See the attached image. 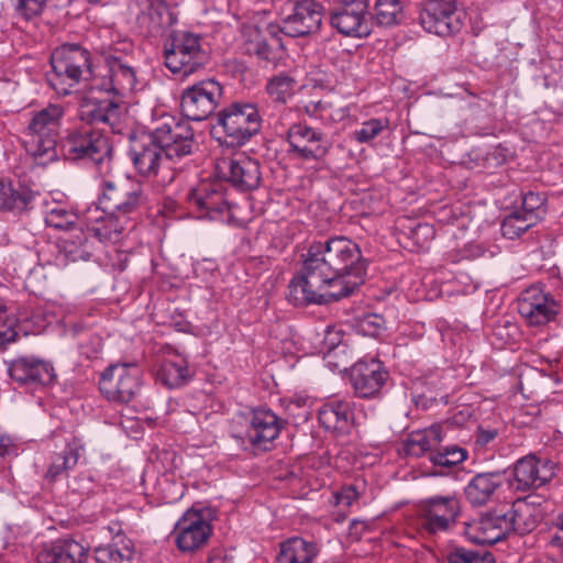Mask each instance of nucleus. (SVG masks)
<instances>
[{"instance_id": "obj_13", "label": "nucleus", "mask_w": 563, "mask_h": 563, "mask_svg": "<svg viewBox=\"0 0 563 563\" xmlns=\"http://www.w3.org/2000/svg\"><path fill=\"white\" fill-rule=\"evenodd\" d=\"M329 23L343 36L363 38L372 32L367 0H325Z\"/></svg>"}, {"instance_id": "obj_6", "label": "nucleus", "mask_w": 563, "mask_h": 563, "mask_svg": "<svg viewBox=\"0 0 563 563\" xmlns=\"http://www.w3.org/2000/svg\"><path fill=\"white\" fill-rule=\"evenodd\" d=\"M128 156L137 175L158 187L170 185L178 175L148 133L131 140Z\"/></svg>"}, {"instance_id": "obj_12", "label": "nucleus", "mask_w": 563, "mask_h": 563, "mask_svg": "<svg viewBox=\"0 0 563 563\" xmlns=\"http://www.w3.org/2000/svg\"><path fill=\"white\" fill-rule=\"evenodd\" d=\"M148 134L170 161L191 154L194 131L188 121L164 113Z\"/></svg>"}, {"instance_id": "obj_49", "label": "nucleus", "mask_w": 563, "mask_h": 563, "mask_svg": "<svg viewBox=\"0 0 563 563\" xmlns=\"http://www.w3.org/2000/svg\"><path fill=\"white\" fill-rule=\"evenodd\" d=\"M108 214V211L99 203V206L93 205L88 207L79 217V225L81 228L86 227V232L88 234H92V228L100 227L104 217Z\"/></svg>"}, {"instance_id": "obj_10", "label": "nucleus", "mask_w": 563, "mask_h": 563, "mask_svg": "<svg viewBox=\"0 0 563 563\" xmlns=\"http://www.w3.org/2000/svg\"><path fill=\"white\" fill-rule=\"evenodd\" d=\"M143 371L136 363H118L107 367L99 379L101 394L111 402L129 404L142 390Z\"/></svg>"}, {"instance_id": "obj_40", "label": "nucleus", "mask_w": 563, "mask_h": 563, "mask_svg": "<svg viewBox=\"0 0 563 563\" xmlns=\"http://www.w3.org/2000/svg\"><path fill=\"white\" fill-rule=\"evenodd\" d=\"M47 227L62 231H74L79 225V216L65 206H54L45 213Z\"/></svg>"}, {"instance_id": "obj_31", "label": "nucleus", "mask_w": 563, "mask_h": 563, "mask_svg": "<svg viewBox=\"0 0 563 563\" xmlns=\"http://www.w3.org/2000/svg\"><path fill=\"white\" fill-rule=\"evenodd\" d=\"M318 419L325 430L344 432L353 419L352 402L346 399L330 400L319 408Z\"/></svg>"}, {"instance_id": "obj_19", "label": "nucleus", "mask_w": 563, "mask_h": 563, "mask_svg": "<svg viewBox=\"0 0 563 563\" xmlns=\"http://www.w3.org/2000/svg\"><path fill=\"white\" fill-rule=\"evenodd\" d=\"M217 173L240 191L258 188L262 180L258 161L244 154L223 157L217 162Z\"/></svg>"}, {"instance_id": "obj_42", "label": "nucleus", "mask_w": 563, "mask_h": 563, "mask_svg": "<svg viewBox=\"0 0 563 563\" xmlns=\"http://www.w3.org/2000/svg\"><path fill=\"white\" fill-rule=\"evenodd\" d=\"M536 223V217H528L521 211H514L501 222V234L504 238L514 240L528 231Z\"/></svg>"}, {"instance_id": "obj_20", "label": "nucleus", "mask_w": 563, "mask_h": 563, "mask_svg": "<svg viewBox=\"0 0 563 563\" xmlns=\"http://www.w3.org/2000/svg\"><path fill=\"white\" fill-rule=\"evenodd\" d=\"M291 12L279 27L290 37H303L317 33L323 19V7L316 0H292Z\"/></svg>"}, {"instance_id": "obj_44", "label": "nucleus", "mask_w": 563, "mask_h": 563, "mask_svg": "<svg viewBox=\"0 0 563 563\" xmlns=\"http://www.w3.org/2000/svg\"><path fill=\"white\" fill-rule=\"evenodd\" d=\"M467 451L459 445H446L435 449V452L430 454V461L434 466L452 467L465 461Z\"/></svg>"}, {"instance_id": "obj_17", "label": "nucleus", "mask_w": 563, "mask_h": 563, "mask_svg": "<svg viewBox=\"0 0 563 563\" xmlns=\"http://www.w3.org/2000/svg\"><path fill=\"white\" fill-rule=\"evenodd\" d=\"M460 503L453 496H433L420 500L418 521L422 531L429 534L448 532L456 522Z\"/></svg>"}, {"instance_id": "obj_4", "label": "nucleus", "mask_w": 563, "mask_h": 563, "mask_svg": "<svg viewBox=\"0 0 563 563\" xmlns=\"http://www.w3.org/2000/svg\"><path fill=\"white\" fill-rule=\"evenodd\" d=\"M262 118L257 107L250 102H233L217 114L212 134L221 144L240 147L261 131Z\"/></svg>"}, {"instance_id": "obj_38", "label": "nucleus", "mask_w": 563, "mask_h": 563, "mask_svg": "<svg viewBox=\"0 0 563 563\" xmlns=\"http://www.w3.org/2000/svg\"><path fill=\"white\" fill-rule=\"evenodd\" d=\"M515 532L526 534L531 532L543 517L541 508H533L523 500H515L510 506Z\"/></svg>"}, {"instance_id": "obj_2", "label": "nucleus", "mask_w": 563, "mask_h": 563, "mask_svg": "<svg viewBox=\"0 0 563 563\" xmlns=\"http://www.w3.org/2000/svg\"><path fill=\"white\" fill-rule=\"evenodd\" d=\"M52 71L46 76L47 84L57 95L67 96L79 84L97 77L91 52L77 43H65L51 55Z\"/></svg>"}, {"instance_id": "obj_35", "label": "nucleus", "mask_w": 563, "mask_h": 563, "mask_svg": "<svg viewBox=\"0 0 563 563\" xmlns=\"http://www.w3.org/2000/svg\"><path fill=\"white\" fill-rule=\"evenodd\" d=\"M442 441L441 428L432 426L429 429L411 432L404 443V451L407 455L420 457L426 453L429 455L435 452Z\"/></svg>"}, {"instance_id": "obj_32", "label": "nucleus", "mask_w": 563, "mask_h": 563, "mask_svg": "<svg viewBox=\"0 0 563 563\" xmlns=\"http://www.w3.org/2000/svg\"><path fill=\"white\" fill-rule=\"evenodd\" d=\"M505 471L478 473L465 487V496L474 506H483L503 483Z\"/></svg>"}, {"instance_id": "obj_58", "label": "nucleus", "mask_w": 563, "mask_h": 563, "mask_svg": "<svg viewBox=\"0 0 563 563\" xmlns=\"http://www.w3.org/2000/svg\"><path fill=\"white\" fill-rule=\"evenodd\" d=\"M497 437V431L494 429H484L479 427L476 432V443L487 445Z\"/></svg>"}, {"instance_id": "obj_63", "label": "nucleus", "mask_w": 563, "mask_h": 563, "mask_svg": "<svg viewBox=\"0 0 563 563\" xmlns=\"http://www.w3.org/2000/svg\"><path fill=\"white\" fill-rule=\"evenodd\" d=\"M12 319L8 318V309L3 301V299L0 298V322L3 321H11Z\"/></svg>"}, {"instance_id": "obj_57", "label": "nucleus", "mask_w": 563, "mask_h": 563, "mask_svg": "<svg viewBox=\"0 0 563 563\" xmlns=\"http://www.w3.org/2000/svg\"><path fill=\"white\" fill-rule=\"evenodd\" d=\"M151 18L154 19L155 15L158 18H163L166 15L165 21H161L162 25H170L173 23V14L169 12L167 5L165 3H158L157 5H153L151 8Z\"/></svg>"}, {"instance_id": "obj_26", "label": "nucleus", "mask_w": 563, "mask_h": 563, "mask_svg": "<svg viewBox=\"0 0 563 563\" xmlns=\"http://www.w3.org/2000/svg\"><path fill=\"white\" fill-rule=\"evenodd\" d=\"M351 383L354 393L360 398H375L389 378V373L375 358L368 362H357L351 371Z\"/></svg>"}, {"instance_id": "obj_39", "label": "nucleus", "mask_w": 563, "mask_h": 563, "mask_svg": "<svg viewBox=\"0 0 563 563\" xmlns=\"http://www.w3.org/2000/svg\"><path fill=\"white\" fill-rule=\"evenodd\" d=\"M132 221L124 216L108 213L100 227L92 228V235L100 242H117L129 227H133Z\"/></svg>"}, {"instance_id": "obj_3", "label": "nucleus", "mask_w": 563, "mask_h": 563, "mask_svg": "<svg viewBox=\"0 0 563 563\" xmlns=\"http://www.w3.org/2000/svg\"><path fill=\"white\" fill-rule=\"evenodd\" d=\"M65 109L60 104H48L33 113L26 130L24 146L40 165L57 159V142Z\"/></svg>"}, {"instance_id": "obj_64", "label": "nucleus", "mask_w": 563, "mask_h": 563, "mask_svg": "<svg viewBox=\"0 0 563 563\" xmlns=\"http://www.w3.org/2000/svg\"><path fill=\"white\" fill-rule=\"evenodd\" d=\"M208 563H232V560L224 556V558H221V556H211L208 561Z\"/></svg>"}, {"instance_id": "obj_5", "label": "nucleus", "mask_w": 563, "mask_h": 563, "mask_svg": "<svg viewBox=\"0 0 563 563\" xmlns=\"http://www.w3.org/2000/svg\"><path fill=\"white\" fill-rule=\"evenodd\" d=\"M163 55L165 66L181 77L203 69L211 59L202 37L189 31H173L164 44Z\"/></svg>"}, {"instance_id": "obj_33", "label": "nucleus", "mask_w": 563, "mask_h": 563, "mask_svg": "<svg viewBox=\"0 0 563 563\" xmlns=\"http://www.w3.org/2000/svg\"><path fill=\"white\" fill-rule=\"evenodd\" d=\"M37 194L26 186L0 180V210L21 213L32 209Z\"/></svg>"}, {"instance_id": "obj_54", "label": "nucleus", "mask_w": 563, "mask_h": 563, "mask_svg": "<svg viewBox=\"0 0 563 563\" xmlns=\"http://www.w3.org/2000/svg\"><path fill=\"white\" fill-rule=\"evenodd\" d=\"M384 319L378 314H367L360 322V329L365 334L375 336L383 329Z\"/></svg>"}, {"instance_id": "obj_27", "label": "nucleus", "mask_w": 563, "mask_h": 563, "mask_svg": "<svg viewBox=\"0 0 563 563\" xmlns=\"http://www.w3.org/2000/svg\"><path fill=\"white\" fill-rule=\"evenodd\" d=\"M188 201L199 212L198 218L222 220L230 210L224 194L216 185H203L192 190L188 195Z\"/></svg>"}, {"instance_id": "obj_1", "label": "nucleus", "mask_w": 563, "mask_h": 563, "mask_svg": "<svg viewBox=\"0 0 563 563\" xmlns=\"http://www.w3.org/2000/svg\"><path fill=\"white\" fill-rule=\"evenodd\" d=\"M289 284L295 305H324L353 295L364 284L367 261L360 246L345 236L312 242Z\"/></svg>"}, {"instance_id": "obj_46", "label": "nucleus", "mask_w": 563, "mask_h": 563, "mask_svg": "<svg viewBox=\"0 0 563 563\" xmlns=\"http://www.w3.org/2000/svg\"><path fill=\"white\" fill-rule=\"evenodd\" d=\"M388 128V119L373 118L361 123V126L353 131L352 139L360 144L369 143Z\"/></svg>"}, {"instance_id": "obj_23", "label": "nucleus", "mask_w": 563, "mask_h": 563, "mask_svg": "<svg viewBox=\"0 0 563 563\" xmlns=\"http://www.w3.org/2000/svg\"><path fill=\"white\" fill-rule=\"evenodd\" d=\"M282 34L279 24L269 23L263 29L256 27L254 38L249 43L250 54L265 67H277L286 57Z\"/></svg>"}, {"instance_id": "obj_22", "label": "nucleus", "mask_w": 563, "mask_h": 563, "mask_svg": "<svg viewBox=\"0 0 563 563\" xmlns=\"http://www.w3.org/2000/svg\"><path fill=\"white\" fill-rule=\"evenodd\" d=\"M104 60L107 73L97 74L92 81L93 88L101 89L104 93H112L119 99L133 92L137 86L135 69L118 56L109 55Z\"/></svg>"}, {"instance_id": "obj_8", "label": "nucleus", "mask_w": 563, "mask_h": 563, "mask_svg": "<svg viewBox=\"0 0 563 563\" xmlns=\"http://www.w3.org/2000/svg\"><path fill=\"white\" fill-rule=\"evenodd\" d=\"M59 148L66 159H88L97 165L110 159L112 153L109 139L87 124L68 130L59 140Z\"/></svg>"}, {"instance_id": "obj_61", "label": "nucleus", "mask_w": 563, "mask_h": 563, "mask_svg": "<svg viewBox=\"0 0 563 563\" xmlns=\"http://www.w3.org/2000/svg\"><path fill=\"white\" fill-rule=\"evenodd\" d=\"M517 500H523L533 508H541L544 498L540 495H528L525 498H518Z\"/></svg>"}, {"instance_id": "obj_16", "label": "nucleus", "mask_w": 563, "mask_h": 563, "mask_svg": "<svg viewBox=\"0 0 563 563\" xmlns=\"http://www.w3.org/2000/svg\"><path fill=\"white\" fill-rule=\"evenodd\" d=\"M562 310V300L539 285L528 287L518 298V312L529 325L555 321Z\"/></svg>"}, {"instance_id": "obj_59", "label": "nucleus", "mask_w": 563, "mask_h": 563, "mask_svg": "<svg viewBox=\"0 0 563 563\" xmlns=\"http://www.w3.org/2000/svg\"><path fill=\"white\" fill-rule=\"evenodd\" d=\"M15 451L12 439L0 432V459L12 454Z\"/></svg>"}, {"instance_id": "obj_47", "label": "nucleus", "mask_w": 563, "mask_h": 563, "mask_svg": "<svg viewBox=\"0 0 563 563\" xmlns=\"http://www.w3.org/2000/svg\"><path fill=\"white\" fill-rule=\"evenodd\" d=\"M128 547H124L123 552L118 543H109L95 548L93 556L97 563H122L128 558Z\"/></svg>"}, {"instance_id": "obj_21", "label": "nucleus", "mask_w": 563, "mask_h": 563, "mask_svg": "<svg viewBox=\"0 0 563 563\" xmlns=\"http://www.w3.org/2000/svg\"><path fill=\"white\" fill-rule=\"evenodd\" d=\"M7 372L19 386L34 388L49 385L56 378L52 363L34 355L18 356L7 362Z\"/></svg>"}, {"instance_id": "obj_37", "label": "nucleus", "mask_w": 563, "mask_h": 563, "mask_svg": "<svg viewBox=\"0 0 563 563\" xmlns=\"http://www.w3.org/2000/svg\"><path fill=\"white\" fill-rule=\"evenodd\" d=\"M59 246L70 262L88 261L91 257L89 234L81 227L75 228L69 236L62 239Z\"/></svg>"}, {"instance_id": "obj_15", "label": "nucleus", "mask_w": 563, "mask_h": 563, "mask_svg": "<svg viewBox=\"0 0 563 563\" xmlns=\"http://www.w3.org/2000/svg\"><path fill=\"white\" fill-rule=\"evenodd\" d=\"M120 99L112 93H104L101 89H95L93 82L79 107V118L87 125H107L113 133H119Z\"/></svg>"}, {"instance_id": "obj_62", "label": "nucleus", "mask_w": 563, "mask_h": 563, "mask_svg": "<svg viewBox=\"0 0 563 563\" xmlns=\"http://www.w3.org/2000/svg\"><path fill=\"white\" fill-rule=\"evenodd\" d=\"M110 533H112L115 538H120L121 542H123L122 528L119 522H111L108 527Z\"/></svg>"}, {"instance_id": "obj_29", "label": "nucleus", "mask_w": 563, "mask_h": 563, "mask_svg": "<svg viewBox=\"0 0 563 563\" xmlns=\"http://www.w3.org/2000/svg\"><path fill=\"white\" fill-rule=\"evenodd\" d=\"M84 452V444L80 439L73 437L69 439L65 446L57 452H54L47 465L46 473L44 475L45 481L54 483L68 476L79 461Z\"/></svg>"}, {"instance_id": "obj_60", "label": "nucleus", "mask_w": 563, "mask_h": 563, "mask_svg": "<svg viewBox=\"0 0 563 563\" xmlns=\"http://www.w3.org/2000/svg\"><path fill=\"white\" fill-rule=\"evenodd\" d=\"M366 530V523L365 521L353 519L349 527L350 536L360 539L363 532Z\"/></svg>"}, {"instance_id": "obj_56", "label": "nucleus", "mask_w": 563, "mask_h": 563, "mask_svg": "<svg viewBox=\"0 0 563 563\" xmlns=\"http://www.w3.org/2000/svg\"><path fill=\"white\" fill-rule=\"evenodd\" d=\"M305 110L309 117L324 120L330 114V104L322 101L309 102Z\"/></svg>"}, {"instance_id": "obj_34", "label": "nucleus", "mask_w": 563, "mask_h": 563, "mask_svg": "<svg viewBox=\"0 0 563 563\" xmlns=\"http://www.w3.org/2000/svg\"><path fill=\"white\" fill-rule=\"evenodd\" d=\"M318 554L314 542L294 537L280 543L277 563H312Z\"/></svg>"}, {"instance_id": "obj_36", "label": "nucleus", "mask_w": 563, "mask_h": 563, "mask_svg": "<svg viewBox=\"0 0 563 563\" xmlns=\"http://www.w3.org/2000/svg\"><path fill=\"white\" fill-rule=\"evenodd\" d=\"M191 376L187 361L180 356L164 360L156 372L157 382L170 389L186 385Z\"/></svg>"}, {"instance_id": "obj_41", "label": "nucleus", "mask_w": 563, "mask_h": 563, "mask_svg": "<svg viewBox=\"0 0 563 563\" xmlns=\"http://www.w3.org/2000/svg\"><path fill=\"white\" fill-rule=\"evenodd\" d=\"M375 20L378 25L394 26L401 22L404 8L400 0H376Z\"/></svg>"}, {"instance_id": "obj_11", "label": "nucleus", "mask_w": 563, "mask_h": 563, "mask_svg": "<svg viewBox=\"0 0 563 563\" xmlns=\"http://www.w3.org/2000/svg\"><path fill=\"white\" fill-rule=\"evenodd\" d=\"M465 11L457 0H423L419 22L422 29L441 37L457 34L465 20Z\"/></svg>"}, {"instance_id": "obj_48", "label": "nucleus", "mask_w": 563, "mask_h": 563, "mask_svg": "<svg viewBox=\"0 0 563 563\" xmlns=\"http://www.w3.org/2000/svg\"><path fill=\"white\" fill-rule=\"evenodd\" d=\"M438 398V393L429 387H426L423 383H416L411 390V399L416 407L423 410L430 408Z\"/></svg>"}, {"instance_id": "obj_30", "label": "nucleus", "mask_w": 563, "mask_h": 563, "mask_svg": "<svg viewBox=\"0 0 563 563\" xmlns=\"http://www.w3.org/2000/svg\"><path fill=\"white\" fill-rule=\"evenodd\" d=\"M87 549L74 539H57L37 554V563H85Z\"/></svg>"}, {"instance_id": "obj_7", "label": "nucleus", "mask_w": 563, "mask_h": 563, "mask_svg": "<svg viewBox=\"0 0 563 563\" xmlns=\"http://www.w3.org/2000/svg\"><path fill=\"white\" fill-rule=\"evenodd\" d=\"M286 423L273 410L258 407L249 416L233 419L231 432L244 449L249 444L255 449L268 450V445L279 437Z\"/></svg>"}, {"instance_id": "obj_51", "label": "nucleus", "mask_w": 563, "mask_h": 563, "mask_svg": "<svg viewBox=\"0 0 563 563\" xmlns=\"http://www.w3.org/2000/svg\"><path fill=\"white\" fill-rule=\"evenodd\" d=\"M435 232L432 225L428 223H418L410 228L409 238L415 241L418 246H426L428 242L434 239Z\"/></svg>"}, {"instance_id": "obj_53", "label": "nucleus", "mask_w": 563, "mask_h": 563, "mask_svg": "<svg viewBox=\"0 0 563 563\" xmlns=\"http://www.w3.org/2000/svg\"><path fill=\"white\" fill-rule=\"evenodd\" d=\"M335 501L338 505H344L350 507L355 500L361 497V493L356 485L350 484L344 485L339 492L334 494Z\"/></svg>"}, {"instance_id": "obj_28", "label": "nucleus", "mask_w": 563, "mask_h": 563, "mask_svg": "<svg viewBox=\"0 0 563 563\" xmlns=\"http://www.w3.org/2000/svg\"><path fill=\"white\" fill-rule=\"evenodd\" d=\"M477 530L481 534L472 540L476 543L488 544H495L510 532H515L510 507L495 509L485 514L478 522Z\"/></svg>"}, {"instance_id": "obj_14", "label": "nucleus", "mask_w": 563, "mask_h": 563, "mask_svg": "<svg viewBox=\"0 0 563 563\" xmlns=\"http://www.w3.org/2000/svg\"><path fill=\"white\" fill-rule=\"evenodd\" d=\"M223 95L220 82L213 78L200 80L181 92V113L191 121H203L214 113Z\"/></svg>"}, {"instance_id": "obj_50", "label": "nucleus", "mask_w": 563, "mask_h": 563, "mask_svg": "<svg viewBox=\"0 0 563 563\" xmlns=\"http://www.w3.org/2000/svg\"><path fill=\"white\" fill-rule=\"evenodd\" d=\"M49 0H13L16 14L25 20L38 15Z\"/></svg>"}, {"instance_id": "obj_18", "label": "nucleus", "mask_w": 563, "mask_h": 563, "mask_svg": "<svg viewBox=\"0 0 563 563\" xmlns=\"http://www.w3.org/2000/svg\"><path fill=\"white\" fill-rule=\"evenodd\" d=\"M286 140L289 144L287 153L291 157L302 161H320L328 155L331 148V142L327 135L306 123L290 125Z\"/></svg>"}, {"instance_id": "obj_55", "label": "nucleus", "mask_w": 563, "mask_h": 563, "mask_svg": "<svg viewBox=\"0 0 563 563\" xmlns=\"http://www.w3.org/2000/svg\"><path fill=\"white\" fill-rule=\"evenodd\" d=\"M14 320L0 322V352L16 340L18 332L14 329Z\"/></svg>"}, {"instance_id": "obj_45", "label": "nucleus", "mask_w": 563, "mask_h": 563, "mask_svg": "<svg viewBox=\"0 0 563 563\" xmlns=\"http://www.w3.org/2000/svg\"><path fill=\"white\" fill-rule=\"evenodd\" d=\"M448 563H495V558L485 549L456 547L449 553Z\"/></svg>"}, {"instance_id": "obj_24", "label": "nucleus", "mask_w": 563, "mask_h": 563, "mask_svg": "<svg viewBox=\"0 0 563 563\" xmlns=\"http://www.w3.org/2000/svg\"><path fill=\"white\" fill-rule=\"evenodd\" d=\"M212 533L211 525L200 511L189 509L176 522L174 534L178 549L195 551L205 545Z\"/></svg>"}, {"instance_id": "obj_43", "label": "nucleus", "mask_w": 563, "mask_h": 563, "mask_svg": "<svg viewBox=\"0 0 563 563\" xmlns=\"http://www.w3.org/2000/svg\"><path fill=\"white\" fill-rule=\"evenodd\" d=\"M294 88L295 79L285 73L273 76L266 85L269 98L280 104H285L292 97Z\"/></svg>"}, {"instance_id": "obj_52", "label": "nucleus", "mask_w": 563, "mask_h": 563, "mask_svg": "<svg viewBox=\"0 0 563 563\" xmlns=\"http://www.w3.org/2000/svg\"><path fill=\"white\" fill-rule=\"evenodd\" d=\"M545 205V198L540 194L529 191L522 198V210L521 212L530 217H536L538 219V214L536 213L540 209H542Z\"/></svg>"}, {"instance_id": "obj_25", "label": "nucleus", "mask_w": 563, "mask_h": 563, "mask_svg": "<svg viewBox=\"0 0 563 563\" xmlns=\"http://www.w3.org/2000/svg\"><path fill=\"white\" fill-rule=\"evenodd\" d=\"M555 475L554 465L534 455L519 459L512 471L510 486L516 490L538 489Z\"/></svg>"}, {"instance_id": "obj_9", "label": "nucleus", "mask_w": 563, "mask_h": 563, "mask_svg": "<svg viewBox=\"0 0 563 563\" xmlns=\"http://www.w3.org/2000/svg\"><path fill=\"white\" fill-rule=\"evenodd\" d=\"M99 203L109 214L134 216L147 206V196L141 183L130 178L103 180Z\"/></svg>"}]
</instances>
